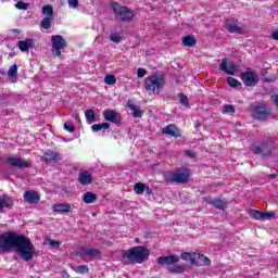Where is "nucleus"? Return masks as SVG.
I'll list each match as a JSON object with an SVG mask.
<instances>
[{
	"mask_svg": "<svg viewBox=\"0 0 278 278\" xmlns=\"http://www.w3.org/2000/svg\"><path fill=\"white\" fill-rule=\"evenodd\" d=\"M15 251L25 262H31L36 255V247L25 235L8 231L0 235V254Z\"/></svg>",
	"mask_w": 278,
	"mask_h": 278,
	"instance_id": "1",
	"label": "nucleus"
},
{
	"mask_svg": "<svg viewBox=\"0 0 278 278\" xmlns=\"http://www.w3.org/2000/svg\"><path fill=\"white\" fill-rule=\"evenodd\" d=\"M149 255H151L149 248L142 245L134 247L122 252L123 260H128L130 264H143V262L149 260Z\"/></svg>",
	"mask_w": 278,
	"mask_h": 278,
	"instance_id": "2",
	"label": "nucleus"
},
{
	"mask_svg": "<svg viewBox=\"0 0 278 278\" xmlns=\"http://www.w3.org/2000/svg\"><path fill=\"white\" fill-rule=\"evenodd\" d=\"M166 86V78L164 74L157 73L151 76H148L144 81V88L148 94H160L161 90H164Z\"/></svg>",
	"mask_w": 278,
	"mask_h": 278,
	"instance_id": "3",
	"label": "nucleus"
},
{
	"mask_svg": "<svg viewBox=\"0 0 278 278\" xmlns=\"http://www.w3.org/2000/svg\"><path fill=\"white\" fill-rule=\"evenodd\" d=\"M111 8L116 18L122 21V23H131V21H134V12L131 11V9L122 5L118 2H112Z\"/></svg>",
	"mask_w": 278,
	"mask_h": 278,
	"instance_id": "4",
	"label": "nucleus"
},
{
	"mask_svg": "<svg viewBox=\"0 0 278 278\" xmlns=\"http://www.w3.org/2000/svg\"><path fill=\"white\" fill-rule=\"evenodd\" d=\"M51 42L53 55H55V58H61L62 49H66L68 47V42H66V39H64L62 35H53L51 37Z\"/></svg>",
	"mask_w": 278,
	"mask_h": 278,
	"instance_id": "5",
	"label": "nucleus"
},
{
	"mask_svg": "<svg viewBox=\"0 0 278 278\" xmlns=\"http://www.w3.org/2000/svg\"><path fill=\"white\" fill-rule=\"evenodd\" d=\"M190 179V169L178 168L175 173L169 176V181L173 184H188Z\"/></svg>",
	"mask_w": 278,
	"mask_h": 278,
	"instance_id": "6",
	"label": "nucleus"
},
{
	"mask_svg": "<svg viewBox=\"0 0 278 278\" xmlns=\"http://www.w3.org/2000/svg\"><path fill=\"white\" fill-rule=\"evenodd\" d=\"M251 151L254 153V155H263V157H266V155H270L271 149L268 146V142L263 141L261 143H252L251 144Z\"/></svg>",
	"mask_w": 278,
	"mask_h": 278,
	"instance_id": "7",
	"label": "nucleus"
},
{
	"mask_svg": "<svg viewBox=\"0 0 278 278\" xmlns=\"http://www.w3.org/2000/svg\"><path fill=\"white\" fill-rule=\"evenodd\" d=\"M225 29L229 34H244L247 26L238 24L236 20L228 18L225 21Z\"/></svg>",
	"mask_w": 278,
	"mask_h": 278,
	"instance_id": "8",
	"label": "nucleus"
},
{
	"mask_svg": "<svg viewBox=\"0 0 278 278\" xmlns=\"http://www.w3.org/2000/svg\"><path fill=\"white\" fill-rule=\"evenodd\" d=\"M241 79H242L244 86H248L250 88L257 86V84L260 81V77L257 76V74H255V72H251V71L242 72Z\"/></svg>",
	"mask_w": 278,
	"mask_h": 278,
	"instance_id": "9",
	"label": "nucleus"
},
{
	"mask_svg": "<svg viewBox=\"0 0 278 278\" xmlns=\"http://www.w3.org/2000/svg\"><path fill=\"white\" fill-rule=\"evenodd\" d=\"M252 116L257 121H266L268 118V110L260 103L251 105Z\"/></svg>",
	"mask_w": 278,
	"mask_h": 278,
	"instance_id": "10",
	"label": "nucleus"
},
{
	"mask_svg": "<svg viewBox=\"0 0 278 278\" xmlns=\"http://www.w3.org/2000/svg\"><path fill=\"white\" fill-rule=\"evenodd\" d=\"M219 70H222L223 73H226V75H236V72H238V65H236V63H231L228 58H224L219 64Z\"/></svg>",
	"mask_w": 278,
	"mask_h": 278,
	"instance_id": "11",
	"label": "nucleus"
},
{
	"mask_svg": "<svg viewBox=\"0 0 278 278\" xmlns=\"http://www.w3.org/2000/svg\"><path fill=\"white\" fill-rule=\"evenodd\" d=\"M42 160L46 162V164H58V162L62 160V156L58 151L48 150L43 153Z\"/></svg>",
	"mask_w": 278,
	"mask_h": 278,
	"instance_id": "12",
	"label": "nucleus"
},
{
	"mask_svg": "<svg viewBox=\"0 0 278 278\" xmlns=\"http://www.w3.org/2000/svg\"><path fill=\"white\" fill-rule=\"evenodd\" d=\"M104 119H106L109 123H113L114 125L121 124V121H123V117L121 116V113L116 112L115 110H105L103 112Z\"/></svg>",
	"mask_w": 278,
	"mask_h": 278,
	"instance_id": "13",
	"label": "nucleus"
},
{
	"mask_svg": "<svg viewBox=\"0 0 278 278\" xmlns=\"http://www.w3.org/2000/svg\"><path fill=\"white\" fill-rule=\"evenodd\" d=\"M9 164H11V166H14L15 168H29V166H31V164H29L28 161L23 160L21 157H8L7 159Z\"/></svg>",
	"mask_w": 278,
	"mask_h": 278,
	"instance_id": "14",
	"label": "nucleus"
},
{
	"mask_svg": "<svg viewBox=\"0 0 278 278\" xmlns=\"http://www.w3.org/2000/svg\"><path fill=\"white\" fill-rule=\"evenodd\" d=\"M24 201L36 205L37 203H40V195L34 190H28L24 192Z\"/></svg>",
	"mask_w": 278,
	"mask_h": 278,
	"instance_id": "15",
	"label": "nucleus"
},
{
	"mask_svg": "<svg viewBox=\"0 0 278 278\" xmlns=\"http://www.w3.org/2000/svg\"><path fill=\"white\" fill-rule=\"evenodd\" d=\"M179 258L177 255H167V256H160L157 257V264L160 266H170L172 264H177Z\"/></svg>",
	"mask_w": 278,
	"mask_h": 278,
	"instance_id": "16",
	"label": "nucleus"
},
{
	"mask_svg": "<svg viewBox=\"0 0 278 278\" xmlns=\"http://www.w3.org/2000/svg\"><path fill=\"white\" fill-rule=\"evenodd\" d=\"M162 134H166V136H173V138H181V132L175 124H169L165 126L162 130Z\"/></svg>",
	"mask_w": 278,
	"mask_h": 278,
	"instance_id": "17",
	"label": "nucleus"
},
{
	"mask_svg": "<svg viewBox=\"0 0 278 278\" xmlns=\"http://www.w3.org/2000/svg\"><path fill=\"white\" fill-rule=\"evenodd\" d=\"M204 201L208 203L210 205H213L216 207V210H225L227 207V201L220 200V199H213L211 197H205Z\"/></svg>",
	"mask_w": 278,
	"mask_h": 278,
	"instance_id": "18",
	"label": "nucleus"
},
{
	"mask_svg": "<svg viewBox=\"0 0 278 278\" xmlns=\"http://www.w3.org/2000/svg\"><path fill=\"white\" fill-rule=\"evenodd\" d=\"M17 47L23 53H27L29 49H34V39L28 38L17 41Z\"/></svg>",
	"mask_w": 278,
	"mask_h": 278,
	"instance_id": "19",
	"label": "nucleus"
},
{
	"mask_svg": "<svg viewBox=\"0 0 278 278\" xmlns=\"http://www.w3.org/2000/svg\"><path fill=\"white\" fill-rule=\"evenodd\" d=\"M53 212H56L58 214H68L70 212H73V207L70 203H56L53 205Z\"/></svg>",
	"mask_w": 278,
	"mask_h": 278,
	"instance_id": "20",
	"label": "nucleus"
},
{
	"mask_svg": "<svg viewBox=\"0 0 278 278\" xmlns=\"http://www.w3.org/2000/svg\"><path fill=\"white\" fill-rule=\"evenodd\" d=\"M78 181L81 186H90V184H92V174L88 170L80 172L78 175Z\"/></svg>",
	"mask_w": 278,
	"mask_h": 278,
	"instance_id": "21",
	"label": "nucleus"
},
{
	"mask_svg": "<svg viewBox=\"0 0 278 278\" xmlns=\"http://www.w3.org/2000/svg\"><path fill=\"white\" fill-rule=\"evenodd\" d=\"M127 108H129V110H131L134 118H142V114H144V112H142L140 106H138L134 103V100L127 101Z\"/></svg>",
	"mask_w": 278,
	"mask_h": 278,
	"instance_id": "22",
	"label": "nucleus"
},
{
	"mask_svg": "<svg viewBox=\"0 0 278 278\" xmlns=\"http://www.w3.org/2000/svg\"><path fill=\"white\" fill-rule=\"evenodd\" d=\"M13 205H14V202L12 201V198L8 197V194H3L0 198V213L3 212L4 207L12 210Z\"/></svg>",
	"mask_w": 278,
	"mask_h": 278,
	"instance_id": "23",
	"label": "nucleus"
},
{
	"mask_svg": "<svg viewBox=\"0 0 278 278\" xmlns=\"http://www.w3.org/2000/svg\"><path fill=\"white\" fill-rule=\"evenodd\" d=\"M195 266H210L212 261L207 258V256L203 254L195 253V261L193 263Z\"/></svg>",
	"mask_w": 278,
	"mask_h": 278,
	"instance_id": "24",
	"label": "nucleus"
},
{
	"mask_svg": "<svg viewBox=\"0 0 278 278\" xmlns=\"http://www.w3.org/2000/svg\"><path fill=\"white\" fill-rule=\"evenodd\" d=\"M99 255H101V252L97 249H89L86 250L85 252L79 253V257H99Z\"/></svg>",
	"mask_w": 278,
	"mask_h": 278,
	"instance_id": "25",
	"label": "nucleus"
},
{
	"mask_svg": "<svg viewBox=\"0 0 278 278\" xmlns=\"http://www.w3.org/2000/svg\"><path fill=\"white\" fill-rule=\"evenodd\" d=\"M83 201L84 203H86L87 205H90V203H94L97 201V193L87 191L84 195H83Z\"/></svg>",
	"mask_w": 278,
	"mask_h": 278,
	"instance_id": "26",
	"label": "nucleus"
},
{
	"mask_svg": "<svg viewBox=\"0 0 278 278\" xmlns=\"http://www.w3.org/2000/svg\"><path fill=\"white\" fill-rule=\"evenodd\" d=\"M181 260H184L185 262H190V264H194L195 260H197V253L194 252H185L180 255Z\"/></svg>",
	"mask_w": 278,
	"mask_h": 278,
	"instance_id": "27",
	"label": "nucleus"
},
{
	"mask_svg": "<svg viewBox=\"0 0 278 278\" xmlns=\"http://www.w3.org/2000/svg\"><path fill=\"white\" fill-rule=\"evenodd\" d=\"M85 117L89 125L97 121V116L94 115V110L92 109L85 111Z\"/></svg>",
	"mask_w": 278,
	"mask_h": 278,
	"instance_id": "28",
	"label": "nucleus"
},
{
	"mask_svg": "<svg viewBox=\"0 0 278 278\" xmlns=\"http://www.w3.org/2000/svg\"><path fill=\"white\" fill-rule=\"evenodd\" d=\"M184 47H194L197 45V39L192 36H186L182 38Z\"/></svg>",
	"mask_w": 278,
	"mask_h": 278,
	"instance_id": "29",
	"label": "nucleus"
},
{
	"mask_svg": "<svg viewBox=\"0 0 278 278\" xmlns=\"http://www.w3.org/2000/svg\"><path fill=\"white\" fill-rule=\"evenodd\" d=\"M42 14L47 16V18H53V5L47 4L42 7Z\"/></svg>",
	"mask_w": 278,
	"mask_h": 278,
	"instance_id": "30",
	"label": "nucleus"
},
{
	"mask_svg": "<svg viewBox=\"0 0 278 278\" xmlns=\"http://www.w3.org/2000/svg\"><path fill=\"white\" fill-rule=\"evenodd\" d=\"M101 129H110V124L102 123V124H94L91 126V131L93 132L101 131Z\"/></svg>",
	"mask_w": 278,
	"mask_h": 278,
	"instance_id": "31",
	"label": "nucleus"
},
{
	"mask_svg": "<svg viewBox=\"0 0 278 278\" xmlns=\"http://www.w3.org/2000/svg\"><path fill=\"white\" fill-rule=\"evenodd\" d=\"M53 21V17H46L43 20H41L40 22V26L43 28V29H51V23Z\"/></svg>",
	"mask_w": 278,
	"mask_h": 278,
	"instance_id": "32",
	"label": "nucleus"
},
{
	"mask_svg": "<svg viewBox=\"0 0 278 278\" xmlns=\"http://www.w3.org/2000/svg\"><path fill=\"white\" fill-rule=\"evenodd\" d=\"M8 77H18V65L13 64L8 71Z\"/></svg>",
	"mask_w": 278,
	"mask_h": 278,
	"instance_id": "33",
	"label": "nucleus"
},
{
	"mask_svg": "<svg viewBox=\"0 0 278 278\" xmlns=\"http://www.w3.org/2000/svg\"><path fill=\"white\" fill-rule=\"evenodd\" d=\"M147 188V185H144L143 182H137L135 185V192L136 194H144V189Z\"/></svg>",
	"mask_w": 278,
	"mask_h": 278,
	"instance_id": "34",
	"label": "nucleus"
},
{
	"mask_svg": "<svg viewBox=\"0 0 278 278\" xmlns=\"http://www.w3.org/2000/svg\"><path fill=\"white\" fill-rule=\"evenodd\" d=\"M227 81L231 88H240V86H242V83L233 77H228Z\"/></svg>",
	"mask_w": 278,
	"mask_h": 278,
	"instance_id": "35",
	"label": "nucleus"
},
{
	"mask_svg": "<svg viewBox=\"0 0 278 278\" xmlns=\"http://www.w3.org/2000/svg\"><path fill=\"white\" fill-rule=\"evenodd\" d=\"M169 273H176L178 275H181V273H186V266L176 265V266L169 268Z\"/></svg>",
	"mask_w": 278,
	"mask_h": 278,
	"instance_id": "36",
	"label": "nucleus"
},
{
	"mask_svg": "<svg viewBox=\"0 0 278 278\" xmlns=\"http://www.w3.org/2000/svg\"><path fill=\"white\" fill-rule=\"evenodd\" d=\"M178 98L180 99V104L185 108H188L190 105V101L188 100V96L185 93H178Z\"/></svg>",
	"mask_w": 278,
	"mask_h": 278,
	"instance_id": "37",
	"label": "nucleus"
},
{
	"mask_svg": "<svg viewBox=\"0 0 278 278\" xmlns=\"http://www.w3.org/2000/svg\"><path fill=\"white\" fill-rule=\"evenodd\" d=\"M104 83L108 86H114V84H116V76L115 75H106L104 77Z\"/></svg>",
	"mask_w": 278,
	"mask_h": 278,
	"instance_id": "38",
	"label": "nucleus"
},
{
	"mask_svg": "<svg viewBox=\"0 0 278 278\" xmlns=\"http://www.w3.org/2000/svg\"><path fill=\"white\" fill-rule=\"evenodd\" d=\"M89 270L88 265H79L75 268V273H78L79 275H86Z\"/></svg>",
	"mask_w": 278,
	"mask_h": 278,
	"instance_id": "39",
	"label": "nucleus"
},
{
	"mask_svg": "<svg viewBox=\"0 0 278 278\" xmlns=\"http://www.w3.org/2000/svg\"><path fill=\"white\" fill-rule=\"evenodd\" d=\"M223 114H236V108L231 104L224 105Z\"/></svg>",
	"mask_w": 278,
	"mask_h": 278,
	"instance_id": "40",
	"label": "nucleus"
},
{
	"mask_svg": "<svg viewBox=\"0 0 278 278\" xmlns=\"http://www.w3.org/2000/svg\"><path fill=\"white\" fill-rule=\"evenodd\" d=\"M252 215L255 218V220H264V218H263L264 212H262V211L253 210Z\"/></svg>",
	"mask_w": 278,
	"mask_h": 278,
	"instance_id": "41",
	"label": "nucleus"
},
{
	"mask_svg": "<svg viewBox=\"0 0 278 278\" xmlns=\"http://www.w3.org/2000/svg\"><path fill=\"white\" fill-rule=\"evenodd\" d=\"M15 8H16L17 10H29V3L24 2V1H18V2L15 4Z\"/></svg>",
	"mask_w": 278,
	"mask_h": 278,
	"instance_id": "42",
	"label": "nucleus"
},
{
	"mask_svg": "<svg viewBox=\"0 0 278 278\" xmlns=\"http://www.w3.org/2000/svg\"><path fill=\"white\" fill-rule=\"evenodd\" d=\"M123 40V37L119 34H112L110 36V41L111 42H116L118 45V42H121Z\"/></svg>",
	"mask_w": 278,
	"mask_h": 278,
	"instance_id": "43",
	"label": "nucleus"
},
{
	"mask_svg": "<svg viewBox=\"0 0 278 278\" xmlns=\"http://www.w3.org/2000/svg\"><path fill=\"white\" fill-rule=\"evenodd\" d=\"M48 244L51 245L52 249H60V244H62V242L53 239H48Z\"/></svg>",
	"mask_w": 278,
	"mask_h": 278,
	"instance_id": "44",
	"label": "nucleus"
},
{
	"mask_svg": "<svg viewBox=\"0 0 278 278\" xmlns=\"http://www.w3.org/2000/svg\"><path fill=\"white\" fill-rule=\"evenodd\" d=\"M64 129H65V131L73 134V131H75V126H73V124L71 122H66L64 124Z\"/></svg>",
	"mask_w": 278,
	"mask_h": 278,
	"instance_id": "45",
	"label": "nucleus"
},
{
	"mask_svg": "<svg viewBox=\"0 0 278 278\" xmlns=\"http://www.w3.org/2000/svg\"><path fill=\"white\" fill-rule=\"evenodd\" d=\"M270 218H275V213H273V212H269V213L263 212V220H270Z\"/></svg>",
	"mask_w": 278,
	"mask_h": 278,
	"instance_id": "46",
	"label": "nucleus"
},
{
	"mask_svg": "<svg viewBox=\"0 0 278 278\" xmlns=\"http://www.w3.org/2000/svg\"><path fill=\"white\" fill-rule=\"evenodd\" d=\"M70 8H79V0H67Z\"/></svg>",
	"mask_w": 278,
	"mask_h": 278,
	"instance_id": "47",
	"label": "nucleus"
},
{
	"mask_svg": "<svg viewBox=\"0 0 278 278\" xmlns=\"http://www.w3.org/2000/svg\"><path fill=\"white\" fill-rule=\"evenodd\" d=\"M144 75H147V70H144L142 67L137 70V77L142 78V77H144Z\"/></svg>",
	"mask_w": 278,
	"mask_h": 278,
	"instance_id": "48",
	"label": "nucleus"
},
{
	"mask_svg": "<svg viewBox=\"0 0 278 278\" xmlns=\"http://www.w3.org/2000/svg\"><path fill=\"white\" fill-rule=\"evenodd\" d=\"M186 156H187V157L194 159V157H197V153H195V152H192V151H190V150H187V151H186Z\"/></svg>",
	"mask_w": 278,
	"mask_h": 278,
	"instance_id": "49",
	"label": "nucleus"
},
{
	"mask_svg": "<svg viewBox=\"0 0 278 278\" xmlns=\"http://www.w3.org/2000/svg\"><path fill=\"white\" fill-rule=\"evenodd\" d=\"M144 190H146V194H153V190H151L150 187L146 186Z\"/></svg>",
	"mask_w": 278,
	"mask_h": 278,
	"instance_id": "50",
	"label": "nucleus"
},
{
	"mask_svg": "<svg viewBox=\"0 0 278 278\" xmlns=\"http://www.w3.org/2000/svg\"><path fill=\"white\" fill-rule=\"evenodd\" d=\"M274 40H278V29L273 33Z\"/></svg>",
	"mask_w": 278,
	"mask_h": 278,
	"instance_id": "51",
	"label": "nucleus"
},
{
	"mask_svg": "<svg viewBox=\"0 0 278 278\" xmlns=\"http://www.w3.org/2000/svg\"><path fill=\"white\" fill-rule=\"evenodd\" d=\"M269 179H277V174H270Z\"/></svg>",
	"mask_w": 278,
	"mask_h": 278,
	"instance_id": "52",
	"label": "nucleus"
},
{
	"mask_svg": "<svg viewBox=\"0 0 278 278\" xmlns=\"http://www.w3.org/2000/svg\"><path fill=\"white\" fill-rule=\"evenodd\" d=\"M199 127H201V123L197 122V123L194 124V128H195V129H199Z\"/></svg>",
	"mask_w": 278,
	"mask_h": 278,
	"instance_id": "53",
	"label": "nucleus"
},
{
	"mask_svg": "<svg viewBox=\"0 0 278 278\" xmlns=\"http://www.w3.org/2000/svg\"><path fill=\"white\" fill-rule=\"evenodd\" d=\"M75 118L78 119L79 123H81V118H79V115H76Z\"/></svg>",
	"mask_w": 278,
	"mask_h": 278,
	"instance_id": "54",
	"label": "nucleus"
},
{
	"mask_svg": "<svg viewBox=\"0 0 278 278\" xmlns=\"http://www.w3.org/2000/svg\"><path fill=\"white\" fill-rule=\"evenodd\" d=\"M18 31H20V30H18L17 28H14V29H13V33H14V34H18Z\"/></svg>",
	"mask_w": 278,
	"mask_h": 278,
	"instance_id": "55",
	"label": "nucleus"
},
{
	"mask_svg": "<svg viewBox=\"0 0 278 278\" xmlns=\"http://www.w3.org/2000/svg\"><path fill=\"white\" fill-rule=\"evenodd\" d=\"M18 257L17 256H13V260H17Z\"/></svg>",
	"mask_w": 278,
	"mask_h": 278,
	"instance_id": "56",
	"label": "nucleus"
},
{
	"mask_svg": "<svg viewBox=\"0 0 278 278\" xmlns=\"http://www.w3.org/2000/svg\"><path fill=\"white\" fill-rule=\"evenodd\" d=\"M0 99H3V96H0Z\"/></svg>",
	"mask_w": 278,
	"mask_h": 278,
	"instance_id": "57",
	"label": "nucleus"
}]
</instances>
